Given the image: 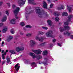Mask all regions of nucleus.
Wrapping results in <instances>:
<instances>
[{
  "instance_id": "obj_28",
  "label": "nucleus",
  "mask_w": 73,
  "mask_h": 73,
  "mask_svg": "<svg viewBox=\"0 0 73 73\" xmlns=\"http://www.w3.org/2000/svg\"><path fill=\"white\" fill-rule=\"evenodd\" d=\"M68 9L69 12H71L72 10L71 9H72V8H71V7L70 6H68L67 7V8Z\"/></svg>"
},
{
  "instance_id": "obj_42",
  "label": "nucleus",
  "mask_w": 73,
  "mask_h": 73,
  "mask_svg": "<svg viewBox=\"0 0 73 73\" xmlns=\"http://www.w3.org/2000/svg\"><path fill=\"white\" fill-rule=\"evenodd\" d=\"M4 42L3 41L1 43V46H2V47H3L4 46Z\"/></svg>"
},
{
  "instance_id": "obj_39",
  "label": "nucleus",
  "mask_w": 73,
  "mask_h": 73,
  "mask_svg": "<svg viewBox=\"0 0 73 73\" xmlns=\"http://www.w3.org/2000/svg\"><path fill=\"white\" fill-rule=\"evenodd\" d=\"M26 28H32V26L29 25H27L26 26Z\"/></svg>"
},
{
  "instance_id": "obj_45",
  "label": "nucleus",
  "mask_w": 73,
  "mask_h": 73,
  "mask_svg": "<svg viewBox=\"0 0 73 73\" xmlns=\"http://www.w3.org/2000/svg\"><path fill=\"white\" fill-rule=\"evenodd\" d=\"M12 7H13V8L14 9L16 7V6H15V5H12Z\"/></svg>"
},
{
  "instance_id": "obj_61",
  "label": "nucleus",
  "mask_w": 73,
  "mask_h": 73,
  "mask_svg": "<svg viewBox=\"0 0 73 73\" xmlns=\"http://www.w3.org/2000/svg\"><path fill=\"white\" fill-rule=\"evenodd\" d=\"M8 52V50H6V52Z\"/></svg>"
},
{
  "instance_id": "obj_26",
  "label": "nucleus",
  "mask_w": 73,
  "mask_h": 73,
  "mask_svg": "<svg viewBox=\"0 0 73 73\" xmlns=\"http://www.w3.org/2000/svg\"><path fill=\"white\" fill-rule=\"evenodd\" d=\"M47 23H48L49 25H52V21L50 20H48Z\"/></svg>"
},
{
  "instance_id": "obj_1",
  "label": "nucleus",
  "mask_w": 73,
  "mask_h": 73,
  "mask_svg": "<svg viewBox=\"0 0 73 73\" xmlns=\"http://www.w3.org/2000/svg\"><path fill=\"white\" fill-rule=\"evenodd\" d=\"M36 13L38 14V16L39 17H43V16H46L47 14L45 13L44 11H41L40 8H38L36 10Z\"/></svg>"
},
{
  "instance_id": "obj_8",
  "label": "nucleus",
  "mask_w": 73,
  "mask_h": 73,
  "mask_svg": "<svg viewBox=\"0 0 73 73\" xmlns=\"http://www.w3.org/2000/svg\"><path fill=\"white\" fill-rule=\"evenodd\" d=\"M45 37H40V38L38 37V36H36L35 37V39L36 40H38L40 41H41L42 42V41H43V40L44 39H45Z\"/></svg>"
},
{
  "instance_id": "obj_29",
  "label": "nucleus",
  "mask_w": 73,
  "mask_h": 73,
  "mask_svg": "<svg viewBox=\"0 0 73 73\" xmlns=\"http://www.w3.org/2000/svg\"><path fill=\"white\" fill-rule=\"evenodd\" d=\"M6 52H5L4 54H3L2 55V59H3V60H4V59H5V56H4L6 55Z\"/></svg>"
},
{
  "instance_id": "obj_51",
  "label": "nucleus",
  "mask_w": 73,
  "mask_h": 73,
  "mask_svg": "<svg viewBox=\"0 0 73 73\" xmlns=\"http://www.w3.org/2000/svg\"><path fill=\"white\" fill-rule=\"evenodd\" d=\"M52 41L53 42H56V39H54L52 40Z\"/></svg>"
},
{
  "instance_id": "obj_14",
  "label": "nucleus",
  "mask_w": 73,
  "mask_h": 73,
  "mask_svg": "<svg viewBox=\"0 0 73 73\" xmlns=\"http://www.w3.org/2000/svg\"><path fill=\"white\" fill-rule=\"evenodd\" d=\"M70 34V33H69V31H66L64 32V35H67V36H69Z\"/></svg>"
},
{
  "instance_id": "obj_16",
  "label": "nucleus",
  "mask_w": 73,
  "mask_h": 73,
  "mask_svg": "<svg viewBox=\"0 0 73 73\" xmlns=\"http://www.w3.org/2000/svg\"><path fill=\"white\" fill-rule=\"evenodd\" d=\"M16 19H12L10 21V23L11 24H14L15 23V22H16Z\"/></svg>"
},
{
  "instance_id": "obj_50",
  "label": "nucleus",
  "mask_w": 73,
  "mask_h": 73,
  "mask_svg": "<svg viewBox=\"0 0 73 73\" xmlns=\"http://www.w3.org/2000/svg\"><path fill=\"white\" fill-rule=\"evenodd\" d=\"M20 34L21 35H24V33H21V32H20Z\"/></svg>"
},
{
  "instance_id": "obj_38",
  "label": "nucleus",
  "mask_w": 73,
  "mask_h": 73,
  "mask_svg": "<svg viewBox=\"0 0 73 73\" xmlns=\"http://www.w3.org/2000/svg\"><path fill=\"white\" fill-rule=\"evenodd\" d=\"M20 49H21L20 50L21 51V50H23L24 49V47H20Z\"/></svg>"
},
{
  "instance_id": "obj_62",
  "label": "nucleus",
  "mask_w": 73,
  "mask_h": 73,
  "mask_svg": "<svg viewBox=\"0 0 73 73\" xmlns=\"http://www.w3.org/2000/svg\"><path fill=\"white\" fill-rule=\"evenodd\" d=\"M1 58L0 57V63L1 62Z\"/></svg>"
},
{
  "instance_id": "obj_40",
  "label": "nucleus",
  "mask_w": 73,
  "mask_h": 73,
  "mask_svg": "<svg viewBox=\"0 0 73 73\" xmlns=\"http://www.w3.org/2000/svg\"><path fill=\"white\" fill-rule=\"evenodd\" d=\"M45 42H44L42 43L41 44H40L41 46H44V45H45Z\"/></svg>"
},
{
  "instance_id": "obj_34",
  "label": "nucleus",
  "mask_w": 73,
  "mask_h": 73,
  "mask_svg": "<svg viewBox=\"0 0 73 73\" xmlns=\"http://www.w3.org/2000/svg\"><path fill=\"white\" fill-rule=\"evenodd\" d=\"M27 36H28V37H31L32 36V34H27L26 35Z\"/></svg>"
},
{
  "instance_id": "obj_52",
  "label": "nucleus",
  "mask_w": 73,
  "mask_h": 73,
  "mask_svg": "<svg viewBox=\"0 0 73 73\" xmlns=\"http://www.w3.org/2000/svg\"><path fill=\"white\" fill-rule=\"evenodd\" d=\"M58 46H61V44L60 43H58Z\"/></svg>"
},
{
  "instance_id": "obj_63",
  "label": "nucleus",
  "mask_w": 73,
  "mask_h": 73,
  "mask_svg": "<svg viewBox=\"0 0 73 73\" xmlns=\"http://www.w3.org/2000/svg\"><path fill=\"white\" fill-rule=\"evenodd\" d=\"M54 1H57V0H54Z\"/></svg>"
},
{
  "instance_id": "obj_19",
  "label": "nucleus",
  "mask_w": 73,
  "mask_h": 73,
  "mask_svg": "<svg viewBox=\"0 0 73 73\" xmlns=\"http://www.w3.org/2000/svg\"><path fill=\"white\" fill-rule=\"evenodd\" d=\"M12 38H13V36H9L7 40V41L9 42V41L10 40H12Z\"/></svg>"
},
{
  "instance_id": "obj_12",
  "label": "nucleus",
  "mask_w": 73,
  "mask_h": 73,
  "mask_svg": "<svg viewBox=\"0 0 73 73\" xmlns=\"http://www.w3.org/2000/svg\"><path fill=\"white\" fill-rule=\"evenodd\" d=\"M9 53H11L12 54H16V52H15V50H10L9 51Z\"/></svg>"
},
{
  "instance_id": "obj_2",
  "label": "nucleus",
  "mask_w": 73,
  "mask_h": 73,
  "mask_svg": "<svg viewBox=\"0 0 73 73\" xmlns=\"http://www.w3.org/2000/svg\"><path fill=\"white\" fill-rule=\"evenodd\" d=\"M19 11H20V8L19 7H17L16 8V9H15L14 11V13L15 14L16 18V19H18V20L20 19V17H17V15L18 14Z\"/></svg>"
},
{
  "instance_id": "obj_18",
  "label": "nucleus",
  "mask_w": 73,
  "mask_h": 73,
  "mask_svg": "<svg viewBox=\"0 0 73 73\" xmlns=\"http://www.w3.org/2000/svg\"><path fill=\"white\" fill-rule=\"evenodd\" d=\"M38 35L42 36V35H44V33L41 31H40L38 32Z\"/></svg>"
},
{
  "instance_id": "obj_47",
  "label": "nucleus",
  "mask_w": 73,
  "mask_h": 73,
  "mask_svg": "<svg viewBox=\"0 0 73 73\" xmlns=\"http://www.w3.org/2000/svg\"><path fill=\"white\" fill-rule=\"evenodd\" d=\"M7 63L9 62L10 61V59H8L7 60Z\"/></svg>"
},
{
  "instance_id": "obj_7",
  "label": "nucleus",
  "mask_w": 73,
  "mask_h": 73,
  "mask_svg": "<svg viewBox=\"0 0 73 73\" xmlns=\"http://www.w3.org/2000/svg\"><path fill=\"white\" fill-rule=\"evenodd\" d=\"M32 51L33 52H34V53H35L36 54H41V53L42 52L41 50L40 49L38 50H32Z\"/></svg>"
},
{
  "instance_id": "obj_21",
  "label": "nucleus",
  "mask_w": 73,
  "mask_h": 73,
  "mask_svg": "<svg viewBox=\"0 0 73 73\" xmlns=\"http://www.w3.org/2000/svg\"><path fill=\"white\" fill-rule=\"evenodd\" d=\"M64 28L65 30H69L70 29V27L68 26H64Z\"/></svg>"
},
{
  "instance_id": "obj_48",
  "label": "nucleus",
  "mask_w": 73,
  "mask_h": 73,
  "mask_svg": "<svg viewBox=\"0 0 73 73\" xmlns=\"http://www.w3.org/2000/svg\"><path fill=\"white\" fill-rule=\"evenodd\" d=\"M3 25V23H0V27H1Z\"/></svg>"
},
{
  "instance_id": "obj_17",
  "label": "nucleus",
  "mask_w": 73,
  "mask_h": 73,
  "mask_svg": "<svg viewBox=\"0 0 73 73\" xmlns=\"http://www.w3.org/2000/svg\"><path fill=\"white\" fill-rule=\"evenodd\" d=\"M15 50L17 52H20V50H21L20 47L19 46L17 47L16 48Z\"/></svg>"
},
{
  "instance_id": "obj_32",
  "label": "nucleus",
  "mask_w": 73,
  "mask_h": 73,
  "mask_svg": "<svg viewBox=\"0 0 73 73\" xmlns=\"http://www.w3.org/2000/svg\"><path fill=\"white\" fill-rule=\"evenodd\" d=\"M55 21H58L60 20V19L58 17H56L55 18Z\"/></svg>"
},
{
  "instance_id": "obj_44",
  "label": "nucleus",
  "mask_w": 73,
  "mask_h": 73,
  "mask_svg": "<svg viewBox=\"0 0 73 73\" xmlns=\"http://www.w3.org/2000/svg\"><path fill=\"white\" fill-rule=\"evenodd\" d=\"M52 7H53V4H51L50 7V8H52Z\"/></svg>"
},
{
  "instance_id": "obj_4",
  "label": "nucleus",
  "mask_w": 73,
  "mask_h": 73,
  "mask_svg": "<svg viewBox=\"0 0 73 73\" xmlns=\"http://www.w3.org/2000/svg\"><path fill=\"white\" fill-rule=\"evenodd\" d=\"M53 31L50 30L46 33V35L48 37H52L53 36Z\"/></svg>"
},
{
  "instance_id": "obj_37",
  "label": "nucleus",
  "mask_w": 73,
  "mask_h": 73,
  "mask_svg": "<svg viewBox=\"0 0 73 73\" xmlns=\"http://www.w3.org/2000/svg\"><path fill=\"white\" fill-rule=\"evenodd\" d=\"M5 12H6V13L7 15L8 16H9V11H5Z\"/></svg>"
},
{
  "instance_id": "obj_9",
  "label": "nucleus",
  "mask_w": 73,
  "mask_h": 73,
  "mask_svg": "<svg viewBox=\"0 0 73 73\" xmlns=\"http://www.w3.org/2000/svg\"><path fill=\"white\" fill-rule=\"evenodd\" d=\"M28 3L29 4H31L33 5H36V3H35L34 0H28Z\"/></svg>"
},
{
  "instance_id": "obj_49",
  "label": "nucleus",
  "mask_w": 73,
  "mask_h": 73,
  "mask_svg": "<svg viewBox=\"0 0 73 73\" xmlns=\"http://www.w3.org/2000/svg\"><path fill=\"white\" fill-rule=\"evenodd\" d=\"M59 36L60 38H62V35H59Z\"/></svg>"
},
{
  "instance_id": "obj_36",
  "label": "nucleus",
  "mask_w": 73,
  "mask_h": 73,
  "mask_svg": "<svg viewBox=\"0 0 73 73\" xmlns=\"http://www.w3.org/2000/svg\"><path fill=\"white\" fill-rule=\"evenodd\" d=\"M42 28H43V29H45L46 30L48 29V27H42Z\"/></svg>"
},
{
  "instance_id": "obj_64",
  "label": "nucleus",
  "mask_w": 73,
  "mask_h": 73,
  "mask_svg": "<svg viewBox=\"0 0 73 73\" xmlns=\"http://www.w3.org/2000/svg\"><path fill=\"white\" fill-rule=\"evenodd\" d=\"M47 1H48V2H50V0H47Z\"/></svg>"
},
{
  "instance_id": "obj_20",
  "label": "nucleus",
  "mask_w": 73,
  "mask_h": 73,
  "mask_svg": "<svg viewBox=\"0 0 73 73\" xmlns=\"http://www.w3.org/2000/svg\"><path fill=\"white\" fill-rule=\"evenodd\" d=\"M7 31V27H6L4 28L3 30L2 31V33H5Z\"/></svg>"
},
{
  "instance_id": "obj_43",
  "label": "nucleus",
  "mask_w": 73,
  "mask_h": 73,
  "mask_svg": "<svg viewBox=\"0 0 73 73\" xmlns=\"http://www.w3.org/2000/svg\"><path fill=\"white\" fill-rule=\"evenodd\" d=\"M3 4V2L0 1V6H1L2 4Z\"/></svg>"
},
{
  "instance_id": "obj_5",
  "label": "nucleus",
  "mask_w": 73,
  "mask_h": 73,
  "mask_svg": "<svg viewBox=\"0 0 73 73\" xmlns=\"http://www.w3.org/2000/svg\"><path fill=\"white\" fill-rule=\"evenodd\" d=\"M73 17V15H70L68 17V19L67 20V21L66 22H65L64 23V25H68L69 24V22H70V19L72 18Z\"/></svg>"
},
{
  "instance_id": "obj_35",
  "label": "nucleus",
  "mask_w": 73,
  "mask_h": 73,
  "mask_svg": "<svg viewBox=\"0 0 73 73\" xmlns=\"http://www.w3.org/2000/svg\"><path fill=\"white\" fill-rule=\"evenodd\" d=\"M60 32H62L64 31V29L63 28L60 27Z\"/></svg>"
},
{
  "instance_id": "obj_3",
  "label": "nucleus",
  "mask_w": 73,
  "mask_h": 73,
  "mask_svg": "<svg viewBox=\"0 0 73 73\" xmlns=\"http://www.w3.org/2000/svg\"><path fill=\"white\" fill-rule=\"evenodd\" d=\"M34 12V10H32V9H29L26 10V18L27 20L28 19L29 14H30L31 13L33 12Z\"/></svg>"
},
{
  "instance_id": "obj_10",
  "label": "nucleus",
  "mask_w": 73,
  "mask_h": 73,
  "mask_svg": "<svg viewBox=\"0 0 73 73\" xmlns=\"http://www.w3.org/2000/svg\"><path fill=\"white\" fill-rule=\"evenodd\" d=\"M43 7L44 8H47V4L46 2L44 1L43 2Z\"/></svg>"
},
{
  "instance_id": "obj_31",
  "label": "nucleus",
  "mask_w": 73,
  "mask_h": 73,
  "mask_svg": "<svg viewBox=\"0 0 73 73\" xmlns=\"http://www.w3.org/2000/svg\"><path fill=\"white\" fill-rule=\"evenodd\" d=\"M48 54V52L46 50H45L43 52V55H46Z\"/></svg>"
},
{
  "instance_id": "obj_46",
  "label": "nucleus",
  "mask_w": 73,
  "mask_h": 73,
  "mask_svg": "<svg viewBox=\"0 0 73 73\" xmlns=\"http://www.w3.org/2000/svg\"><path fill=\"white\" fill-rule=\"evenodd\" d=\"M7 60H10V58H9V57L7 56L6 58Z\"/></svg>"
},
{
  "instance_id": "obj_27",
  "label": "nucleus",
  "mask_w": 73,
  "mask_h": 73,
  "mask_svg": "<svg viewBox=\"0 0 73 73\" xmlns=\"http://www.w3.org/2000/svg\"><path fill=\"white\" fill-rule=\"evenodd\" d=\"M31 66H35L36 67V64L35 62H33L31 63Z\"/></svg>"
},
{
  "instance_id": "obj_54",
  "label": "nucleus",
  "mask_w": 73,
  "mask_h": 73,
  "mask_svg": "<svg viewBox=\"0 0 73 73\" xmlns=\"http://www.w3.org/2000/svg\"><path fill=\"white\" fill-rule=\"evenodd\" d=\"M7 5H8L9 7H10V3H7Z\"/></svg>"
},
{
  "instance_id": "obj_24",
  "label": "nucleus",
  "mask_w": 73,
  "mask_h": 73,
  "mask_svg": "<svg viewBox=\"0 0 73 73\" xmlns=\"http://www.w3.org/2000/svg\"><path fill=\"white\" fill-rule=\"evenodd\" d=\"M54 15L56 16H58L59 13L58 12H54Z\"/></svg>"
},
{
  "instance_id": "obj_25",
  "label": "nucleus",
  "mask_w": 73,
  "mask_h": 73,
  "mask_svg": "<svg viewBox=\"0 0 73 73\" xmlns=\"http://www.w3.org/2000/svg\"><path fill=\"white\" fill-rule=\"evenodd\" d=\"M63 16H68V13L66 12L63 13L62 14Z\"/></svg>"
},
{
  "instance_id": "obj_6",
  "label": "nucleus",
  "mask_w": 73,
  "mask_h": 73,
  "mask_svg": "<svg viewBox=\"0 0 73 73\" xmlns=\"http://www.w3.org/2000/svg\"><path fill=\"white\" fill-rule=\"evenodd\" d=\"M25 3V0L24 1V0H19L18 1V4L20 7L24 5Z\"/></svg>"
},
{
  "instance_id": "obj_30",
  "label": "nucleus",
  "mask_w": 73,
  "mask_h": 73,
  "mask_svg": "<svg viewBox=\"0 0 73 73\" xmlns=\"http://www.w3.org/2000/svg\"><path fill=\"white\" fill-rule=\"evenodd\" d=\"M36 58L37 60H40V58H42V56H41L38 55L36 56Z\"/></svg>"
},
{
  "instance_id": "obj_59",
  "label": "nucleus",
  "mask_w": 73,
  "mask_h": 73,
  "mask_svg": "<svg viewBox=\"0 0 73 73\" xmlns=\"http://www.w3.org/2000/svg\"><path fill=\"white\" fill-rule=\"evenodd\" d=\"M29 63V62L28 61V62H26V64H28Z\"/></svg>"
},
{
  "instance_id": "obj_11",
  "label": "nucleus",
  "mask_w": 73,
  "mask_h": 73,
  "mask_svg": "<svg viewBox=\"0 0 73 73\" xmlns=\"http://www.w3.org/2000/svg\"><path fill=\"white\" fill-rule=\"evenodd\" d=\"M19 64L17 63L15 66V68L16 69V71L18 72V70H19V68H20V66H18Z\"/></svg>"
},
{
  "instance_id": "obj_22",
  "label": "nucleus",
  "mask_w": 73,
  "mask_h": 73,
  "mask_svg": "<svg viewBox=\"0 0 73 73\" xmlns=\"http://www.w3.org/2000/svg\"><path fill=\"white\" fill-rule=\"evenodd\" d=\"M7 20V16H5L3 18L2 20V22H4V21H5Z\"/></svg>"
},
{
  "instance_id": "obj_41",
  "label": "nucleus",
  "mask_w": 73,
  "mask_h": 73,
  "mask_svg": "<svg viewBox=\"0 0 73 73\" xmlns=\"http://www.w3.org/2000/svg\"><path fill=\"white\" fill-rule=\"evenodd\" d=\"M21 25V26H24V25H25L24 24V22H22L21 24H20Z\"/></svg>"
},
{
  "instance_id": "obj_58",
  "label": "nucleus",
  "mask_w": 73,
  "mask_h": 73,
  "mask_svg": "<svg viewBox=\"0 0 73 73\" xmlns=\"http://www.w3.org/2000/svg\"><path fill=\"white\" fill-rule=\"evenodd\" d=\"M53 46V44H50V46H51V48H52V46Z\"/></svg>"
},
{
  "instance_id": "obj_57",
  "label": "nucleus",
  "mask_w": 73,
  "mask_h": 73,
  "mask_svg": "<svg viewBox=\"0 0 73 73\" xmlns=\"http://www.w3.org/2000/svg\"><path fill=\"white\" fill-rule=\"evenodd\" d=\"M54 25H52V26H51V27L52 28H54Z\"/></svg>"
},
{
  "instance_id": "obj_56",
  "label": "nucleus",
  "mask_w": 73,
  "mask_h": 73,
  "mask_svg": "<svg viewBox=\"0 0 73 73\" xmlns=\"http://www.w3.org/2000/svg\"><path fill=\"white\" fill-rule=\"evenodd\" d=\"M5 61H3V62L2 65H3V64H4V63H5Z\"/></svg>"
},
{
  "instance_id": "obj_33",
  "label": "nucleus",
  "mask_w": 73,
  "mask_h": 73,
  "mask_svg": "<svg viewBox=\"0 0 73 73\" xmlns=\"http://www.w3.org/2000/svg\"><path fill=\"white\" fill-rule=\"evenodd\" d=\"M11 33L12 34H14L15 33V31H14V30L13 29H11Z\"/></svg>"
},
{
  "instance_id": "obj_60",
  "label": "nucleus",
  "mask_w": 73,
  "mask_h": 73,
  "mask_svg": "<svg viewBox=\"0 0 73 73\" xmlns=\"http://www.w3.org/2000/svg\"><path fill=\"white\" fill-rule=\"evenodd\" d=\"M4 50H3L2 51V53H4Z\"/></svg>"
},
{
  "instance_id": "obj_13",
  "label": "nucleus",
  "mask_w": 73,
  "mask_h": 73,
  "mask_svg": "<svg viewBox=\"0 0 73 73\" xmlns=\"http://www.w3.org/2000/svg\"><path fill=\"white\" fill-rule=\"evenodd\" d=\"M35 42L33 40H31L30 41V45L31 46L33 45L34 44H35Z\"/></svg>"
},
{
  "instance_id": "obj_53",
  "label": "nucleus",
  "mask_w": 73,
  "mask_h": 73,
  "mask_svg": "<svg viewBox=\"0 0 73 73\" xmlns=\"http://www.w3.org/2000/svg\"><path fill=\"white\" fill-rule=\"evenodd\" d=\"M71 38H72V39H73V35H71Z\"/></svg>"
},
{
  "instance_id": "obj_55",
  "label": "nucleus",
  "mask_w": 73,
  "mask_h": 73,
  "mask_svg": "<svg viewBox=\"0 0 73 73\" xmlns=\"http://www.w3.org/2000/svg\"><path fill=\"white\" fill-rule=\"evenodd\" d=\"M43 64H44V65H47L48 64H47V63H43Z\"/></svg>"
},
{
  "instance_id": "obj_23",
  "label": "nucleus",
  "mask_w": 73,
  "mask_h": 73,
  "mask_svg": "<svg viewBox=\"0 0 73 73\" xmlns=\"http://www.w3.org/2000/svg\"><path fill=\"white\" fill-rule=\"evenodd\" d=\"M58 10H61V9H64V6L63 5H62L61 7H59L58 8H57Z\"/></svg>"
},
{
  "instance_id": "obj_15",
  "label": "nucleus",
  "mask_w": 73,
  "mask_h": 73,
  "mask_svg": "<svg viewBox=\"0 0 73 73\" xmlns=\"http://www.w3.org/2000/svg\"><path fill=\"white\" fill-rule=\"evenodd\" d=\"M29 54L30 56H33V58H36V56L35 54L33 53V52L30 53Z\"/></svg>"
}]
</instances>
